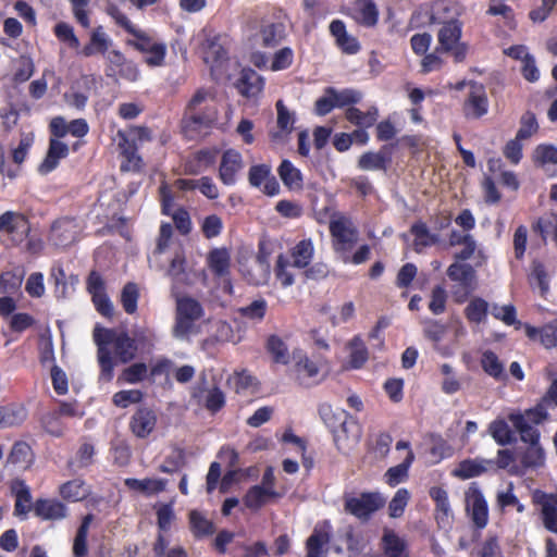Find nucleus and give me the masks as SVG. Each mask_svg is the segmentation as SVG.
Returning <instances> with one entry per match:
<instances>
[{
	"label": "nucleus",
	"mask_w": 557,
	"mask_h": 557,
	"mask_svg": "<svg viewBox=\"0 0 557 557\" xmlns=\"http://www.w3.org/2000/svg\"><path fill=\"white\" fill-rule=\"evenodd\" d=\"M94 341L98 347L100 377L107 382L112 380L114 370L111 348L122 363L131 361L136 356L137 346L135 339L124 332L96 326L94 330Z\"/></svg>",
	"instance_id": "nucleus-1"
},
{
	"label": "nucleus",
	"mask_w": 557,
	"mask_h": 557,
	"mask_svg": "<svg viewBox=\"0 0 557 557\" xmlns=\"http://www.w3.org/2000/svg\"><path fill=\"white\" fill-rule=\"evenodd\" d=\"M213 98L211 91L199 88L188 101L181 122L182 131L187 138H197L218 121L219 111L212 102Z\"/></svg>",
	"instance_id": "nucleus-2"
},
{
	"label": "nucleus",
	"mask_w": 557,
	"mask_h": 557,
	"mask_svg": "<svg viewBox=\"0 0 557 557\" xmlns=\"http://www.w3.org/2000/svg\"><path fill=\"white\" fill-rule=\"evenodd\" d=\"M313 256L312 246H294L288 253L278 256L274 270L281 286L286 288L294 284V268L307 267Z\"/></svg>",
	"instance_id": "nucleus-3"
},
{
	"label": "nucleus",
	"mask_w": 557,
	"mask_h": 557,
	"mask_svg": "<svg viewBox=\"0 0 557 557\" xmlns=\"http://www.w3.org/2000/svg\"><path fill=\"white\" fill-rule=\"evenodd\" d=\"M201 304L191 297H180L176 300L175 324L173 335L178 339H188L195 333V323L203 315Z\"/></svg>",
	"instance_id": "nucleus-4"
},
{
	"label": "nucleus",
	"mask_w": 557,
	"mask_h": 557,
	"mask_svg": "<svg viewBox=\"0 0 557 557\" xmlns=\"http://www.w3.org/2000/svg\"><path fill=\"white\" fill-rule=\"evenodd\" d=\"M511 423L519 433L522 442L529 446L521 456V463L524 468H537L544 465L545 454L540 444V432L535 426L523 424L521 416L511 417Z\"/></svg>",
	"instance_id": "nucleus-5"
},
{
	"label": "nucleus",
	"mask_w": 557,
	"mask_h": 557,
	"mask_svg": "<svg viewBox=\"0 0 557 557\" xmlns=\"http://www.w3.org/2000/svg\"><path fill=\"white\" fill-rule=\"evenodd\" d=\"M293 358L294 364L289 371L292 377L299 385L311 387L320 384L326 377V369L321 359H311L302 352H295Z\"/></svg>",
	"instance_id": "nucleus-6"
},
{
	"label": "nucleus",
	"mask_w": 557,
	"mask_h": 557,
	"mask_svg": "<svg viewBox=\"0 0 557 557\" xmlns=\"http://www.w3.org/2000/svg\"><path fill=\"white\" fill-rule=\"evenodd\" d=\"M460 7L456 2L448 0L436 1L431 9L420 8L414 11L410 18V24L414 27H421L426 23L432 24H444L450 20H458L460 15Z\"/></svg>",
	"instance_id": "nucleus-7"
},
{
	"label": "nucleus",
	"mask_w": 557,
	"mask_h": 557,
	"mask_svg": "<svg viewBox=\"0 0 557 557\" xmlns=\"http://www.w3.org/2000/svg\"><path fill=\"white\" fill-rule=\"evenodd\" d=\"M462 33V23L458 20H450L442 24L437 34L440 47L437 51L451 52L456 62H462L466 59L468 47L460 42Z\"/></svg>",
	"instance_id": "nucleus-8"
},
{
	"label": "nucleus",
	"mask_w": 557,
	"mask_h": 557,
	"mask_svg": "<svg viewBox=\"0 0 557 557\" xmlns=\"http://www.w3.org/2000/svg\"><path fill=\"white\" fill-rule=\"evenodd\" d=\"M447 275L457 283L453 290L455 300L459 304L465 302L467 297L476 288L473 265L457 261L448 268Z\"/></svg>",
	"instance_id": "nucleus-9"
},
{
	"label": "nucleus",
	"mask_w": 557,
	"mask_h": 557,
	"mask_svg": "<svg viewBox=\"0 0 557 557\" xmlns=\"http://www.w3.org/2000/svg\"><path fill=\"white\" fill-rule=\"evenodd\" d=\"M385 504V498L382 494L362 493L359 496L345 497L344 508L345 511L355 516L359 520H368L375 511L382 508Z\"/></svg>",
	"instance_id": "nucleus-10"
},
{
	"label": "nucleus",
	"mask_w": 557,
	"mask_h": 557,
	"mask_svg": "<svg viewBox=\"0 0 557 557\" xmlns=\"http://www.w3.org/2000/svg\"><path fill=\"white\" fill-rule=\"evenodd\" d=\"M29 222L22 213L7 211L0 215V239L22 244L28 237Z\"/></svg>",
	"instance_id": "nucleus-11"
},
{
	"label": "nucleus",
	"mask_w": 557,
	"mask_h": 557,
	"mask_svg": "<svg viewBox=\"0 0 557 557\" xmlns=\"http://www.w3.org/2000/svg\"><path fill=\"white\" fill-rule=\"evenodd\" d=\"M466 512L478 529L488 523V505L476 483H472L465 493Z\"/></svg>",
	"instance_id": "nucleus-12"
},
{
	"label": "nucleus",
	"mask_w": 557,
	"mask_h": 557,
	"mask_svg": "<svg viewBox=\"0 0 557 557\" xmlns=\"http://www.w3.org/2000/svg\"><path fill=\"white\" fill-rule=\"evenodd\" d=\"M366 547V541L361 533L357 532L351 525H347L338 531V537L333 543V550L339 557H357Z\"/></svg>",
	"instance_id": "nucleus-13"
},
{
	"label": "nucleus",
	"mask_w": 557,
	"mask_h": 557,
	"mask_svg": "<svg viewBox=\"0 0 557 557\" xmlns=\"http://www.w3.org/2000/svg\"><path fill=\"white\" fill-rule=\"evenodd\" d=\"M172 246H156L149 260L151 263H156L163 267L164 263L170 262L169 275L176 281H182L181 277L184 274L185 259L181 252H172Z\"/></svg>",
	"instance_id": "nucleus-14"
},
{
	"label": "nucleus",
	"mask_w": 557,
	"mask_h": 557,
	"mask_svg": "<svg viewBox=\"0 0 557 557\" xmlns=\"http://www.w3.org/2000/svg\"><path fill=\"white\" fill-rule=\"evenodd\" d=\"M470 91L463 104L466 117L480 119L488 111V99L482 84L470 82Z\"/></svg>",
	"instance_id": "nucleus-15"
},
{
	"label": "nucleus",
	"mask_w": 557,
	"mask_h": 557,
	"mask_svg": "<svg viewBox=\"0 0 557 557\" xmlns=\"http://www.w3.org/2000/svg\"><path fill=\"white\" fill-rule=\"evenodd\" d=\"M332 525L324 521L314 527L306 542V557H326V545L331 541Z\"/></svg>",
	"instance_id": "nucleus-16"
},
{
	"label": "nucleus",
	"mask_w": 557,
	"mask_h": 557,
	"mask_svg": "<svg viewBox=\"0 0 557 557\" xmlns=\"http://www.w3.org/2000/svg\"><path fill=\"white\" fill-rule=\"evenodd\" d=\"M248 181L253 187H260L264 183L263 193L268 196H275L280 191V184L268 164L252 165L248 172Z\"/></svg>",
	"instance_id": "nucleus-17"
},
{
	"label": "nucleus",
	"mask_w": 557,
	"mask_h": 557,
	"mask_svg": "<svg viewBox=\"0 0 557 557\" xmlns=\"http://www.w3.org/2000/svg\"><path fill=\"white\" fill-rule=\"evenodd\" d=\"M319 414L325 425L331 429V431L334 433V438L337 445L339 446L341 442V434L339 432H346L347 425H346V418L347 413L344 410H334L333 407L330 404H321L319 406Z\"/></svg>",
	"instance_id": "nucleus-18"
},
{
	"label": "nucleus",
	"mask_w": 557,
	"mask_h": 557,
	"mask_svg": "<svg viewBox=\"0 0 557 557\" xmlns=\"http://www.w3.org/2000/svg\"><path fill=\"white\" fill-rule=\"evenodd\" d=\"M157 416L153 410L140 407L132 416L129 428L134 435L139 438L147 437L156 428Z\"/></svg>",
	"instance_id": "nucleus-19"
},
{
	"label": "nucleus",
	"mask_w": 557,
	"mask_h": 557,
	"mask_svg": "<svg viewBox=\"0 0 557 557\" xmlns=\"http://www.w3.org/2000/svg\"><path fill=\"white\" fill-rule=\"evenodd\" d=\"M533 162L548 176L557 175V147L549 144H541L533 151Z\"/></svg>",
	"instance_id": "nucleus-20"
},
{
	"label": "nucleus",
	"mask_w": 557,
	"mask_h": 557,
	"mask_svg": "<svg viewBox=\"0 0 557 557\" xmlns=\"http://www.w3.org/2000/svg\"><path fill=\"white\" fill-rule=\"evenodd\" d=\"M34 512L41 520L58 521L67 516V508L58 499L40 498L34 504Z\"/></svg>",
	"instance_id": "nucleus-21"
},
{
	"label": "nucleus",
	"mask_w": 557,
	"mask_h": 557,
	"mask_svg": "<svg viewBox=\"0 0 557 557\" xmlns=\"http://www.w3.org/2000/svg\"><path fill=\"white\" fill-rule=\"evenodd\" d=\"M537 504L541 505V515L546 530L557 534V493H541L535 495Z\"/></svg>",
	"instance_id": "nucleus-22"
},
{
	"label": "nucleus",
	"mask_w": 557,
	"mask_h": 557,
	"mask_svg": "<svg viewBox=\"0 0 557 557\" xmlns=\"http://www.w3.org/2000/svg\"><path fill=\"white\" fill-rule=\"evenodd\" d=\"M243 168V159L238 151L234 149L226 150L221 160L219 176L225 185L235 183L236 173Z\"/></svg>",
	"instance_id": "nucleus-23"
},
{
	"label": "nucleus",
	"mask_w": 557,
	"mask_h": 557,
	"mask_svg": "<svg viewBox=\"0 0 557 557\" xmlns=\"http://www.w3.org/2000/svg\"><path fill=\"white\" fill-rule=\"evenodd\" d=\"M67 154V145L57 138H51L49 141V148L46 158L39 165L38 171L41 174L50 173L58 166L60 159L65 158Z\"/></svg>",
	"instance_id": "nucleus-24"
},
{
	"label": "nucleus",
	"mask_w": 557,
	"mask_h": 557,
	"mask_svg": "<svg viewBox=\"0 0 557 557\" xmlns=\"http://www.w3.org/2000/svg\"><path fill=\"white\" fill-rule=\"evenodd\" d=\"M330 232L338 244H352L357 238V230L352 221L344 215L330 221Z\"/></svg>",
	"instance_id": "nucleus-25"
},
{
	"label": "nucleus",
	"mask_w": 557,
	"mask_h": 557,
	"mask_svg": "<svg viewBox=\"0 0 557 557\" xmlns=\"http://www.w3.org/2000/svg\"><path fill=\"white\" fill-rule=\"evenodd\" d=\"M278 131L271 132L270 137L274 143H285L294 128L295 119L282 100L276 102Z\"/></svg>",
	"instance_id": "nucleus-26"
},
{
	"label": "nucleus",
	"mask_w": 557,
	"mask_h": 557,
	"mask_svg": "<svg viewBox=\"0 0 557 557\" xmlns=\"http://www.w3.org/2000/svg\"><path fill=\"white\" fill-rule=\"evenodd\" d=\"M263 78L252 69H243L236 84L239 92L245 97H255L263 89Z\"/></svg>",
	"instance_id": "nucleus-27"
},
{
	"label": "nucleus",
	"mask_w": 557,
	"mask_h": 557,
	"mask_svg": "<svg viewBox=\"0 0 557 557\" xmlns=\"http://www.w3.org/2000/svg\"><path fill=\"white\" fill-rule=\"evenodd\" d=\"M494 465L490 459H466L454 470V475L462 480L471 479L486 472Z\"/></svg>",
	"instance_id": "nucleus-28"
},
{
	"label": "nucleus",
	"mask_w": 557,
	"mask_h": 557,
	"mask_svg": "<svg viewBox=\"0 0 557 557\" xmlns=\"http://www.w3.org/2000/svg\"><path fill=\"white\" fill-rule=\"evenodd\" d=\"M525 333L529 338L539 339L544 347L553 348L557 346V319L542 327L527 325Z\"/></svg>",
	"instance_id": "nucleus-29"
},
{
	"label": "nucleus",
	"mask_w": 557,
	"mask_h": 557,
	"mask_svg": "<svg viewBox=\"0 0 557 557\" xmlns=\"http://www.w3.org/2000/svg\"><path fill=\"white\" fill-rule=\"evenodd\" d=\"M382 548L386 557L408 556L406 540L391 529H385L383 532Z\"/></svg>",
	"instance_id": "nucleus-30"
},
{
	"label": "nucleus",
	"mask_w": 557,
	"mask_h": 557,
	"mask_svg": "<svg viewBox=\"0 0 557 557\" xmlns=\"http://www.w3.org/2000/svg\"><path fill=\"white\" fill-rule=\"evenodd\" d=\"M124 484L132 491L143 493L145 495H154L165 490L168 480L146 478L143 480L127 478Z\"/></svg>",
	"instance_id": "nucleus-31"
},
{
	"label": "nucleus",
	"mask_w": 557,
	"mask_h": 557,
	"mask_svg": "<svg viewBox=\"0 0 557 557\" xmlns=\"http://www.w3.org/2000/svg\"><path fill=\"white\" fill-rule=\"evenodd\" d=\"M281 495L275 490L255 485L248 490L243 500L247 508L258 510L268 504L271 498H278Z\"/></svg>",
	"instance_id": "nucleus-32"
},
{
	"label": "nucleus",
	"mask_w": 557,
	"mask_h": 557,
	"mask_svg": "<svg viewBox=\"0 0 557 557\" xmlns=\"http://www.w3.org/2000/svg\"><path fill=\"white\" fill-rule=\"evenodd\" d=\"M11 490L13 494L15 495V506H14V513L17 517H25L32 506V495L29 487L25 484V482L21 480H15L11 484Z\"/></svg>",
	"instance_id": "nucleus-33"
},
{
	"label": "nucleus",
	"mask_w": 557,
	"mask_h": 557,
	"mask_svg": "<svg viewBox=\"0 0 557 557\" xmlns=\"http://www.w3.org/2000/svg\"><path fill=\"white\" fill-rule=\"evenodd\" d=\"M60 496L69 502H81L90 494V487L81 479L67 481L59 486Z\"/></svg>",
	"instance_id": "nucleus-34"
},
{
	"label": "nucleus",
	"mask_w": 557,
	"mask_h": 557,
	"mask_svg": "<svg viewBox=\"0 0 557 557\" xmlns=\"http://www.w3.org/2000/svg\"><path fill=\"white\" fill-rule=\"evenodd\" d=\"M355 20L367 27H372L377 23L379 11L372 0H358L354 8Z\"/></svg>",
	"instance_id": "nucleus-35"
},
{
	"label": "nucleus",
	"mask_w": 557,
	"mask_h": 557,
	"mask_svg": "<svg viewBox=\"0 0 557 557\" xmlns=\"http://www.w3.org/2000/svg\"><path fill=\"white\" fill-rule=\"evenodd\" d=\"M111 45V40L104 33L102 26L95 28L90 35L89 42L83 48L84 57H91L96 53L104 54Z\"/></svg>",
	"instance_id": "nucleus-36"
},
{
	"label": "nucleus",
	"mask_w": 557,
	"mask_h": 557,
	"mask_svg": "<svg viewBox=\"0 0 557 557\" xmlns=\"http://www.w3.org/2000/svg\"><path fill=\"white\" fill-rule=\"evenodd\" d=\"M548 404L546 400L542 399L536 406L533 408L527 409L524 412L521 411H512L508 414V420L511 422V417L513 416H521L523 419V424L528 426H533L532 424H540L547 420L548 412H547Z\"/></svg>",
	"instance_id": "nucleus-37"
},
{
	"label": "nucleus",
	"mask_w": 557,
	"mask_h": 557,
	"mask_svg": "<svg viewBox=\"0 0 557 557\" xmlns=\"http://www.w3.org/2000/svg\"><path fill=\"white\" fill-rule=\"evenodd\" d=\"M413 459H414V455L411 450H409L405 460L401 463H399L395 467H391L385 472V474H384L385 482L391 487H395L398 484L406 482L408 479V471H409L411 463L413 462Z\"/></svg>",
	"instance_id": "nucleus-38"
},
{
	"label": "nucleus",
	"mask_w": 557,
	"mask_h": 557,
	"mask_svg": "<svg viewBox=\"0 0 557 557\" xmlns=\"http://www.w3.org/2000/svg\"><path fill=\"white\" fill-rule=\"evenodd\" d=\"M278 175L284 185L292 189L302 188V175L301 172L294 166L289 160H283L277 169Z\"/></svg>",
	"instance_id": "nucleus-39"
},
{
	"label": "nucleus",
	"mask_w": 557,
	"mask_h": 557,
	"mask_svg": "<svg viewBox=\"0 0 557 557\" xmlns=\"http://www.w3.org/2000/svg\"><path fill=\"white\" fill-rule=\"evenodd\" d=\"M481 366L484 372L493 379L497 381H505L507 379L505 367L495 352L491 350L484 351L481 358Z\"/></svg>",
	"instance_id": "nucleus-40"
},
{
	"label": "nucleus",
	"mask_w": 557,
	"mask_h": 557,
	"mask_svg": "<svg viewBox=\"0 0 557 557\" xmlns=\"http://www.w3.org/2000/svg\"><path fill=\"white\" fill-rule=\"evenodd\" d=\"M488 433L500 446H505L515 442V434L507 421L503 418L495 419L490 423Z\"/></svg>",
	"instance_id": "nucleus-41"
},
{
	"label": "nucleus",
	"mask_w": 557,
	"mask_h": 557,
	"mask_svg": "<svg viewBox=\"0 0 557 557\" xmlns=\"http://www.w3.org/2000/svg\"><path fill=\"white\" fill-rule=\"evenodd\" d=\"M208 264L214 274L225 276L231 264L228 250L225 247L213 249L208 257Z\"/></svg>",
	"instance_id": "nucleus-42"
},
{
	"label": "nucleus",
	"mask_w": 557,
	"mask_h": 557,
	"mask_svg": "<svg viewBox=\"0 0 557 557\" xmlns=\"http://www.w3.org/2000/svg\"><path fill=\"white\" fill-rule=\"evenodd\" d=\"M24 280V271H7L0 276V293L4 295H18Z\"/></svg>",
	"instance_id": "nucleus-43"
},
{
	"label": "nucleus",
	"mask_w": 557,
	"mask_h": 557,
	"mask_svg": "<svg viewBox=\"0 0 557 557\" xmlns=\"http://www.w3.org/2000/svg\"><path fill=\"white\" fill-rule=\"evenodd\" d=\"M153 557H187L184 547L176 545L171 547L170 540L159 533L152 547Z\"/></svg>",
	"instance_id": "nucleus-44"
},
{
	"label": "nucleus",
	"mask_w": 557,
	"mask_h": 557,
	"mask_svg": "<svg viewBox=\"0 0 557 557\" xmlns=\"http://www.w3.org/2000/svg\"><path fill=\"white\" fill-rule=\"evenodd\" d=\"M260 35L262 45L273 48L284 39L285 25L281 22L265 24L261 27Z\"/></svg>",
	"instance_id": "nucleus-45"
},
{
	"label": "nucleus",
	"mask_w": 557,
	"mask_h": 557,
	"mask_svg": "<svg viewBox=\"0 0 557 557\" xmlns=\"http://www.w3.org/2000/svg\"><path fill=\"white\" fill-rule=\"evenodd\" d=\"M488 302L480 297L472 298L465 308V315L469 322L480 324L487 318Z\"/></svg>",
	"instance_id": "nucleus-46"
},
{
	"label": "nucleus",
	"mask_w": 557,
	"mask_h": 557,
	"mask_svg": "<svg viewBox=\"0 0 557 557\" xmlns=\"http://www.w3.org/2000/svg\"><path fill=\"white\" fill-rule=\"evenodd\" d=\"M379 112L376 108H371L367 112L360 111L358 108L349 107L346 110V119L360 127H371L377 119Z\"/></svg>",
	"instance_id": "nucleus-47"
},
{
	"label": "nucleus",
	"mask_w": 557,
	"mask_h": 557,
	"mask_svg": "<svg viewBox=\"0 0 557 557\" xmlns=\"http://www.w3.org/2000/svg\"><path fill=\"white\" fill-rule=\"evenodd\" d=\"M391 159L383 152H364L358 160V166L364 171L371 170H386L387 163Z\"/></svg>",
	"instance_id": "nucleus-48"
},
{
	"label": "nucleus",
	"mask_w": 557,
	"mask_h": 557,
	"mask_svg": "<svg viewBox=\"0 0 557 557\" xmlns=\"http://www.w3.org/2000/svg\"><path fill=\"white\" fill-rule=\"evenodd\" d=\"M270 278V265L264 258L258 257L251 264L247 280L253 285H264Z\"/></svg>",
	"instance_id": "nucleus-49"
},
{
	"label": "nucleus",
	"mask_w": 557,
	"mask_h": 557,
	"mask_svg": "<svg viewBox=\"0 0 557 557\" xmlns=\"http://www.w3.org/2000/svg\"><path fill=\"white\" fill-rule=\"evenodd\" d=\"M92 519V515L85 516L77 530L73 543V554L75 557H84L87 555V535Z\"/></svg>",
	"instance_id": "nucleus-50"
},
{
	"label": "nucleus",
	"mask_w": 557,
	"mask_h": 557,
	"mask_svg": "<svg viewBox=\"0 0 557 557\" xmlns=\"http://www.w3.org/2000/svg\"><path fill=\"white\" fill-rule=\"evenodd\" d=\"M26 419V410L23 406L11 405L0 407V426H13L21 424Z\"/></svg>",
	"instance_id": "nucleus-51"
},
{
	"label": "nucleus",
	"mask_w": 557,
	"mask_h": 557,
	"mask_svg": "<svg viewBox=\"0 0 557 557\" xmlns=\"http://www.w3.org/2000/svg\"><path fill=\"white\" fill-rule=\"evenodd\" d=\"M534 231L540 233L544 242L554 240L557 244V214L552 213L540 218Z\"/></svg>",
	"instance_id": "nucleus-52"
},
{
	"label": "nucleus",
	"mask_w": 557,
	"mask_h": 557,
	"mask_svg": "<svg viewBox=\"0 0 557 557\" xmlns=\"http://www.w3.org/2000/svg\"><path fill=\"white\" fill-rule=\"evenodd\" d=\"M8 461L20 469H26L32 461L30 446L25 442L13 445Z\"/></svg>",
	"instance_id": "nucleus-53"
},
{
	"label": "nucleus",
	"mask_w": 557,
	"mask_h": 557,
	"mask_svg": "<svg viewBox=\"0 0 557 557\" xmlns=\"http://www.w3.org/2000/svg\"><path fill=\"white\" fill-rule=\"evenodd\" d=\"M138 299L139 289L137 284L133 282L125 284L121 292L120 301L126 313L134 314L137 311Z\"/></svg>",
	"instance_id": "nucleus-54"
},
{
	"label": "nucleus",
	"mask_w": 557,
	"mask_h": 557,
	"mask_svg": "<svg viewBox=\"0 0 557 557\" xmlns=\"http://www.w3.org/2000/svg\"><path fill=\"white\" fill-rule=\"evenodd\" d=\"M325 92L326 95H332L335 106L338 108L358 103L362 98V94L355 89H344L338 91L334 87H327Z\"/></svg>",
	"instance_id": "nucleus-55"
},
{
	"label": "nucleus",
	"mask_w": 557,
	"mask_h": 557,
	"mask_svg": "<svg viewBox=\"0 0 557 557\" xmlns=\"http://www.w3.org/2000/svg\"><path fill=\"white\" fill-rule=\"evenodd\" d=\"M409 500V491L405 487L398 488L388 504V516L394 519L400 518L404 515Z\"/></svg>",
	"instance_id": "nucleus-56"
},
{
	"label": "nucleus",
	"mask_w": 557,
	"mask_h": 557,
	"mask_svg": "<svg viewBox=\"0 0 557 557\" xmlns=\"http://www.w3.org/2000/svg\"><path fill=\"white\" fill-rule=\"evenodd\" d=\"M349 362L355 369L363 366L368 360V350L360 337H354L349 343Z\"/></svg>",
	"instance_id": "nucleus-57"
},
{
	"label": "nucleus",
	"mask_w": 557,
	"mask_h": 557,
	"mask_svg": "<svg viewBox=\"0 0 557 557\" xmlns=\"http://www.w3.org/2000/svg\"><path fill=\"white\" fill-rule=\"evenodd\" d=\"M190 528L196 536L210 535L214 532V525L212 521L207 519L199 511H191L189 515Z\"/></svg>",
	"instance_id": "nucleus-58"
},
{
	"label": "nucleus",
	"mask_w": 557,
	"mask_h": 557,
	"mask_svg": "<svg viewBox=\"0 0 557 557\" xmlns=\"http://www.w3.org/2000/svg\"><path fill=\"white\" fill-rule=\"evenodd\" d=\"M267 347L275 362L282 364H286L288 362L289 354L287 346L278 336H270L268 339Z\"/></svg>",
	"instance_id": "nucleus-59"
},
{
	"label": "nucleus",
	"mask_w": 557,
	"mask_h": 557,
	"mask_svg": "<svg viewBox=\"0 0 557 557\" xmlns=\"http://www.w3.org/2000/svg\"><path fill=\"white\" fill-rule=\"evenodd\" d=\"M539 129V124L535 114L531 111H527L520 120V128L516 136L518 139H528Z\"/></svg>",
	"instance_id": "nucleus-60"
},
{
	"label": "nucleus",
	"mask_w": 557,
	"mask_h": 557,
	"mask_svg": "<svg viewBox=\"0 0 557 557\" xmlns=\"http://www.w3.org/2000/svg\"><path fill=\"white\" fill-rule=\"evenodd\" d=\"M143 399V393L139 389H125L115 393L112 401L116 407L127 408L131 405L138 404Z\"/></svg>",
	"instance_id": "nucleus-61"
},
{
	"label": "nucleus",
	"mask_w": 557,
	"mask_h": 557,
	"mask_svg": "<svg viewBox=\"0 0 557 557\" xmlns=\"http://www.w3.org/2000/svg\"><path fill=\"white\" fill-rule=\"evenodd\" d=\"M506 0H490V5L487 9V14L496 16L502 15L510 27H513L515 24V14L513 10L507 5Z\"/></svg>",
	"instance_id": "nucleus-62"
},
{
	"label": "nucleus",
	"mask_w": 557,
	"mask_h": 557,
	"mask_svg": "<svg viewBox=\"0 0 557 557\" xmlns=\"http://www.w3.org/2000/svg\"><path fill=\"white\" fill-rule=\"evenodd\" d=\"M268 304L264 299H256L248 306L242 307L239 312L243 317L260 321L267 312Z\"/></svg>",
	"instance_id": "nucleus-63"
},
{
	"label": "nucleus",
	"mask_w": 557,
	"mask_h": 557,
	"mask_svg": "<svg viewBox=\"0 0 557 557\" xmlns=\"http://www.w3.org/2000/svg\"><path fill=\"white\" fill-rule=\"evenodd\" d=\"M147 366L145 363L138 362L126 368L122 374L121 380L128 384H136L141 382L147 375Z\"/></svg>",
	"instance_id": "nucleus-64"
}]
</instances>
